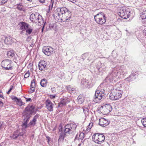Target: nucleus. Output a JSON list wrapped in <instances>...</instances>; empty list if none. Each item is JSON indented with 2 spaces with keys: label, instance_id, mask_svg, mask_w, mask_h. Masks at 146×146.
Instances as JSON below:
<instances>
[{
  "label": "nucleus",
  "instance_id": "9b49d317",
  "mask_svg": "<svg viewBox=\"0 0 146 146\" xmlns=\"http://www.w3.org/2000/svg\"><path fill=\"white\" fill-rule=\"evenodd\" d=\"M117 69L116 68H112L111 71L108 76L107 78L111 80L114 79L115 77L117 76L119 73L117 71Z\"/></svg>",
  "mask_w": 146,
  "mask_h": 146
},
{
  "label": "nucleus",
  "instance_id": "0e129e2a",
  "mask_svg": "<svg viewBox=\"0 0 146 146\" xmlns=\"http://www.w3.org/2000/svg\"><path fill=\"white\" fill-rule=\"evenodd\" d=\"M44 26H43V27L42 28V29H41V30H42V32L43 31V30H44Z\"/></svg>",
  "mask_w": 146,
  "mask_h": 146
},
{
  "label": "nucleus",
  "instance_id": "20e7f679",
  "mask_svg": "<svg viewBox=\"0 0 146 146\" xmlns=\"http://www.w3.org/2000/svg\"><path fill=\"white\" fill-rule=\"evenodd\" d=\"M30 19L33 23H37L38 25H40L43 24L44 20L42 16L39 14L38 13H32L30 17Z\"/></svg>",
  "mask_w": 146,
  "mask_h": 146
},
{
  "label": "nucleus",
  "instance_id": "f257e3e1",
  "mask_svg": "<svg viewBox=\"0 0 146 146\" xmlns=\"http://www.w3.org/2000/svg\"><path fill=\"white\" fill-rule=\"evenodd\" d=\"M57 12L53 15L55 19L57 21L69 22L71 15V12L65 7L58 8Z\"/></svg>",
  "mask_w": 146,
  "mask_h": 146
},
{
  "label": "nucleus",
  "instance_id": "9d476101",
  "mask_svg": "<svg viewBox=\"0 0 146 146\" xmlns=\"http://www.w3.org/2000/svg\"><path fill=\"white\" fill-rule=\"evenodd\" d=\"M54 49L50 46H44L42 48L43 52L48 56L50 55L53 53Z\"/></svg>",
  "mask_w": 146,
  "mask_h": 146
},
{
  "label": "nucleus",
  "instance_id": "f03ea898",
  "mask_svg": "<svg viewBox=\"0 0 146 146\" xmlns=\"http://www.w3.org/2000/svg\"><path fill=\"white\" fill-rule=\"evenodd\" d=\"M35 106L33 105H28L25 108L23 112V116L24 117V122L23 123L22 127L23 128L25 129L28 126L27 123H28L31 115L33 113L35 114L37 110H35Z\"/></svg>",
  "mask_w": 146,
  "mask_h": 146
},
{
  "label": "nucleus",
  "instance_id": "338daca9",
  "mask_svg": "<svg viewBox=\"0 0 146 146\" xmlns=\"http://www.w3.org/2000/svg\"><path fill=\"white\" fill-rule=\"evenodd\" d=\"M33 44H31V45H30V46H31V47H32V46H33Z\"/></svg>",
  "mask_w": 146,
  "mask_h": 146
},
{
  "label": "nucleus",
  "instance_id": "c85d7f7f",
  "mask_svg": "<svg viewBox=\"0 0 146 146\" xmlns=\"http://www.w3.org/2000/svg\"><path fill=\"white\" fill-rule=\"evenodd\" d=\"M17 8L20 11H24L25 9L24 8V7L21 4H17Z\"/></svg>",
  "mask_w": 146,
  "mask_h": 146
},
{
  "label": "nucleus",
  "instance_id": "680f3d73",
  "mask_svg": "<svg viewBox=\"0 0 146 146\" xmlns=\"http://www.w3.org/2000/svg\"><path fill=\"white\" fill-rule=\"evenodd\" d=\"M0 97L1 98H2L3 99L4 98L3 96V95L2 94H0Z\"/></svg>",
  "mask_w": 146,
  "mask_h": 146
},
{
  "label": "nucleus",
  "instance_id": "6e6552de",
  "mask_svg": "<svg viewBox=\"0 0 146 146\" xmlns=\"http://www.w3.org/2000/svg\"><path fill=\"white\" fill-rule=\"evenodd\" d=\"M92 139L96 143L101 144L105 140V136L102 134L96 133L93 135Z\"/></svg>",
  "mask_w": 146,
  "mask_h": 146
},
{
  "label": "nucleus",
  "instance_id": "69168bd1",
  "mask_svg": "<svg viewBox=\"0 0 146 146\" xmlns=\"http://www.w3.org/2000/svg\"><path fill=\"white\" fill-rule=\"evenodd\" d=\"M23 31L22 30V31L20 32V34H22L23 33Z\"/></svg>",
  "mask_w": 146,
  "mask_h": 146
},
{
  "label": "nucleus",
  "instance_id": "c9c22d12",
  "mask_svg": "<svg viewBox=\"0 0 146 146\" xmlns=\"http://www.w3.org/2000/svg\"><path fill=\"white\" fill-rule=\"evenodd\" d=\"M133 77H132L131 78H130V76L129 77L127 78L126 79H125V80L126 81H127L128 82H130L131 81H133L135 79H133Z\"/></svg>",
  "mask_w": 146,
  "mask_h": 146
},
{
  "label": "nucleus",
  "instance_id": "052dcab7",
  "mask_svg": "<svg viewBox=\"0 0 146 146\" xmlns=\"http://www.w3.org/2000/svg\"><path fill=\"white\" fill-rule=\"evenodd\" d=\"M83 110H84V113H85L86 114L87 113H87L88 112V111H86L85 109H83Z\"/></svg>",
  "mask_w": 146,
  "mask_h": 146
},
{
  "label": "nucleus",
  "instance_id": "f704fd0d",
  "mask_svg": "<svg viewBox=\"0 0 146 146\" xmlns=\"http://www.w3.org/2000/svg\"><path fill=\"white\" fill-rule=\"evenodd\" d=\"M141 122L143 125L146 127V118H143L141 120Z\"/></svg>",
  "mask_w": 146,
  "mask_h": 146
},
{
  "label": "nucleus",
  "instance_id": "c03bdc74",
  "mask_svg": "<svg viewBox=\"0 0 146 146\" xmlns=\"http://www.w3.org/2000/svg\"><path fill=\"white\" fill-rule=\"evenodd\" d=\"M8 0H1V4H4L7 2Z\"/></svg>",
  "mask_w": 146,
  "mask_h": 146
},
{
  "label": "nucleus",
  "instance_id": "e433bc0d",
  "mask_svg": "<svg viewBox=\"0 0 146 146\" xmlns=\"http://www.w3.org/2000/svg\"><path fill=\"white\" fill-rule=\"evenodd\" d=\"M19 135V134L14 133L10 137L12 139H15L17 138Z\"/></svg>",
  "mask_w": 146,
  "mask_h": 146
},
{
  "label": "nucleus",
  "instance_id": "c756f323",
  "mask_svg": "<svg viewBox=\"0 0 146 146\" xmlns=\"http://www.w3.org/2000/svg\"><path fill=\"white\" fill-rule=\"evenodd\" d=\"M36 120L33 119L32 121H30L28 125L27 124L28 126L27 127H28L29 126H34L36 124Z\"/></svg>",
  "mask_w": 146,
  "mask_h": 146
},
{
  "label": "nucleus",
  "instance_id": "3c124183",
  "mask_svg": "<svg viewBox=\"0 0 146 146\" xmlns=\"http://www.w3.org/2000/svg\"><path fill=\"white\" fill-rule=\"evenodd\" d=\"M3 103L1 101H0V108L1 107L3 106Z\"/></svg>",
  "mask_w": 146,
  "mask_h": 146
},
{
  "label": "nucleus",
  "instance_id": "58836bf2",
  "mask_svg": "<svg viewBox=\"0 0 146 146\" xmlns=\"http://www.w3.org/2000/svg\"><path fill=\"white\" fill-rule=\"evenodd\" d=\"M137 76L136 75V73H133L131 74L130 75V78H131L132 77H133V79H135L136 78V77Z\"/></svg>",
  "mask_w": 146,
  "mask_h": 146
},
{
  "label": "nucleus",
  "instance_id": "4c0bfd02",
  "mask_svg": "<svg viewBox=\"0 0 146 146\" xmlns=\"http://www.w3.org/2000/svg\"><path fill=\"white\" fill-rule=\"evenodd\" d=\"M115 89H113V90H117L119 91H122V90H121V86L120 85H117L115 86Z\"/></svg>",
  "mask_w": 146,
  "mask_h": 146
},
{
  "label": "nucleus",
  "instance_id": "1a4fd4ad",
  "mask_svg": "<svg viewBox=\"0 0 146 146\" xmlns=\"http://www.w3.org/2000/svg\"><path fill=\"white\" fill-rule=\"evenodd\" d=\"M1 66L5 70H11L13 68V62L8 59L4 60L2 61L1 63Z\"/></svg>",
  "mask_w": 146,
  "mask_h": 146
},
{
  "label": "nucleus",
  "instance_id": "a18cd8bd",
  "mask_svg": "<svg viewBox=\"0 0 146 146\" xmlns=\"http://www.w3.org/2000/svg\"><path fill=\"white\" fill-rule=\"evenodd\" d=\"M93 125V123H90L89 125V127L91 128L92 127Z\"/></svg>",
  "mask_w": 146,
  "mask_h": 146
},
{
  "label": "nucleus",
  "instance_id": "5701e85b",
  "mask_svg": "<svg viewBox=\"0 0 146 146\" xmlns=\"http://www.w3.org/2000/svg\"><path fill=\"white\" fill-rule=\"evenodd\" d=\"M77 102L78 104H82L84 102V98L83 95H80L78 97Z\"/></svg>",
  "mask_w": 146,
  "mask_h": 146
},
{
  "label": "nucleus",
  "instance_id": "603ef678",
  "mask_svg": "<svg viewBox=\"0 0 146 146\" xmlns=\"http://www.w3.org/2000/svg\"><path fill=\"white\" fill-rule=\"evenodd\" d=\"M26 101L27 102H28L31 100V98H26Z\"/></svg>",
  "mask_w": 146,
  "mask_h": 146
},
{
  "label": "nucleus",
  "instance_id": "ea45409f",
  "mask_svg": "<svg viewBox=\"0 0 146 146\" xmlns=\"http://www.w3.org/2000/svg\"><path fill=\"white\" fill-rule=\"evenodd\" d=\"M137 76L136 75V73H133L131 74L130 75V78H131L132 77H133V79H135L136 78V77Z\"/></svg>",
  "mask_w": 146,
  "mask_h": 146
},
{
  "label": "nucleus",
  "instance_id": "412c9836",
  "mask_svg": "<svg viewBox=\"0 0 146 146\" xmlns=\"http://www.w3.org/2000/svg\"><path fill=\"white\" fill-rule=\"evenodd\" d=\"M126 11V8H122L120 10L119 12L120 16L122 18H125V17H124L125 16H126L125 14V11Z\"/></svg>",
  "mask_w": 146,
  "mask_h": 146
},
{
  "label": "nucleus",
  "instance_id": "423d86ee",
  "mask_svg": "<svg viewBox=\"0 0 146 146\" xmlns=\"http://www.w3.org/2000/svg\"><path fill=\"white\" fill-rule=\"evenodd\" d=\"M106 17L104 13L100 12L95 15L94 19L98 24L102 25L105 23L106 22Z\"/></svg>",
  "mask_w": 146,
  "mask_h": 146
},
{
  "label": "nucleus",
  "instance_id": "de8ad7c7",
  "mask_svg": "<svg viewBox=\"0 0 146 146\" xmlns=\"http://www.w3.org/2000/svg\"><path fill=\"white\" fill-rule=\"evenodd\" d=\"M70 2H71L73 3H74L78 1V0H68Z\"/></svg>",
  "mask_w": 146,
  "mask_h": 146
},
{
  "label": "nucleus",
  "instance_id": "4468645a",
  "mask_svg": "<svg viewBox=\"0 0 146 146\" xmlns=\"http://www.w3.org/2000/svg\"><path fill=\"white\" fill-rule=\"evenodd\" d=\"M46 107L50 111L53 110L54 104L50 100H47L45 102Z\"/></svg>",
  "mask_w": 146,
  "mask_h": 146
},
{
  "label": "nucleus",
  "instance_id": "f3484780",
  "mask_svg": "<svg viewBox=\"0 0 146 146\" xmlns=\"http://www.w3.org/2000/svg\"><path fill=\"white\" fill-rule=\"evenodd\" d=\"M47 65L46 62L43 60L40 61L38 64V67L39 70H43L45 69Z\"/></svg>",
  "mask_w": 146,
  "mask_h": 146
},
{
  "label": "nucleus",
  "instance_id": "393cba45",
  "mask_svg": "<svg viewBox=\"0 0 146 146\" xmlns=\"http://www.w3.org/2000/svg\"><path fill=\"white\" fill-rule=\"evenodd\" d=\"M47 80L44 79L41 80L40 84L42 87H45L47 85Z\"/></svg>",
  "mask_w": 146,
  "mask_h": 146
},
{
  "label": "nucleus",
  "instance_id": "4d7b16f0",
  "mask_svg": "<svg viewBox=\"0 0 146 146\" xmlns=\"http://www.w3.org/2000/svg\"><path fill=\"white\" fill-rule=\"evenodd\" d=\"M51 3H52V5L51 6V8H52L53 5V3L54 2V0H50Z\"/></svg>",
  "mask_w": 146,
  "mask_h": 146
},
{
  "label": "nucleus",
  "instance_id": "49530a36",
  "mask_svg": "<svg viewBox=\"0 0 146 146\" xmlns=\"http://www.w3.org/2000/svg\"><path fill=\"white\" fill-rule=\"evenodd\" d=\"M46 138H47V139H48L47 142L48 143H49V141H50V138L49 136H46Z\"/></svg>",
  "mask_w": 146,
  "mask_h": 146
},
{
  "label": "nucleus",
  "instance_id": "2eb2a0df",
  "mask_svg": "<svg viewBox=\"0 0 146 146\" xmlns=\"http://www.w3.org/2000/svg\"><path fill=\"white\" fill-rule=\"evenodd\" d=\"M20 28V30L25 31L28 28L29 25L28 24L23 22H20L18 24Z\"/></svg>",
  "mask_w": 146,
  "mask_h": 146
},
{
  "label": "nucleus",
  "instance_id": "b1692460",
  "mask_svg": "<svg viewBox=\"0 0 146 146\" xmlns=\"http://www.w3.org/2000/svg\"><path fill=\"white\" fill-rule=\"evenodd\" d=\"M7 56L9 58H13L15 57L14 51L13 50L9 51L7 52ZM15 58V57H14Z\"/></svg>",
  "mask_w": 146,
  "mask_h": 146
},
{
  "label": "nucleus",
  "instance_id": "7c9ffc66",
  "mask_svg": "<svg viewBox=\"0 0 146 146\" xmlns=\"http://www.w3.org/2000/svg\"><path fill=\"white\" fill-rule=\"evenodd\" d=\"M119 72H120V73L123 75L127 73L126 69L124 67H122L120 69H119Z\"/></svg>",
  "mask_w": 146,
  "mask_h": 146
},
{
  "label": "nucleus",
  "instance_id": "37998d69",
  "mask_svg": "<svg viewBox=\"0 0 146 146\" xmlns=\"http://www.w3.org/2000/svg\"><path fill=\"white\" fill-rule=\"evenodd\" d=\"M64 106V105L62 104L60 102L58 103L57 106L58 108L62 107L63 106Z\"/></svg>",
  "mask_w": 146,
  "mask_h": 146
},
{
  "label": "nucleus",
  "instance_id": "0eeeda50",
  "mask_svg": "<svg viewBox=\"0 0 146 146\" xmlns=\"http://www.w3.org/2000/svg\"><path fill=\"white\" fill-rule=\"evenodd\" d=\"M123 92L122 91L113 90L110 94V99L112 100H117L121 97Z\"/></svg>",
  "mask_w": 146,
  "mask_h": 146
},
{
  "label": "nucleus",
  "instance_id": "09e8293b",
  "mask_svg": "<svg viewBox=\"0 0 146 146\" xmlns=\"http://www.w3.org/2000/svg\"><path fill=\"white\" fill-rule=\"evenodd\" d=\"M55 97V96L53 95H51L50 96V97L52 99H54Z\"/></svg>",
  "mask_w": 146,
  "mask_h": 146
},
{
  "label": "nucleus",
  "instance_id": "79ce46f5",
  "mask_svg": "<svg viewBox=\"0 0 146 146\" xmlns=\"http://www.w3.org/2000/svg\"><path fill=\"white\" fill-rule=\"evenodd\" d=\"M39 117V115L38 114H36L34 117L33 119L36 121V119L38 118Z\"/></svg>",
  "mask_w": 146,
  "mask_h": 146
},
{
  "label": "nucleus",
  "instance_id": "bb28decb",
  "mask_svg": "<svg viewBox=\"0 0 146 146\" xmlns=\"http://www.w3.org/2000/svg\"><path fill=\"white\" fill-rule=\"evenodd\" d=\"M126 11H125V14L126 15H127L126 16H125L124 17H125V18H123V19H127L129 17V16H130V10L129 9H128V8H126Z\"/></svg>",
  "mask_w": 146,
  "mask_h": 146
},
{
  "label": "nucleus",
  "instance_id": "cd10ccee",
  "mask_svg": "<svg viewBox=\"0 0 146 146\" xmlns=\"http://www.w3.org/2000/svg\"><path fill=\"white\" fill-rule=\"evenodd\" d=\"M84 134L82 132L80 133L79 135V137L78 139V141L79 142H82V140L84 138Z\"/></svg>",
  "mask_w": 146,
  "mask_h": 146
},
{
  "label": "nucleus",
  "instance_id": "a19ab883",
  "mask_svg": "<svg viewBox=\"0 0 146 146\" xmlns=\"http://www.w3.org/2000/svg\"><path fill=\"white\" fill-rule=\"evenodd\" d=\"M29 72L28 71L24 75V78H27L29 77Z\"/></svg>",
  "mask_w": 146,
  "mask_h": 146
},
{
  "label": "nucleus",
  "instance_id": "6ab92c4d",
  "mask_svg": "<svg viewBox=\"0 0 146 146\" xmlns=\"http://www.w3.org/2000/svg\"><path fill=\"white\" fill-rule=\"evenodd\" d=\"M12 100H14L16 102L17 104L20 106H21L23 105L24 103L22 102L21 99H18L16 97L14 96L12 98Z\"/></svg>",
  "mask_w": 146,
  "mask_h": 146
},
{
  "label": "nucleus",
  "instance_id": "864d4df0",
  "mask_svg": "<svg viewBox=\"0 0 146 146\" xmlns=\"http://www.w3.org/2000/svg\"><path fill=\"white\" fill-rule=\"evenodd\" d=\"M78 134H77L76 135V136L75 137L74 139V141H76L77 140H78Z\"/></svg>",
  "mask_w": 146,
  "mask_h": 146
},
{
  "label": "nucleus",
  "instance_id": "f8f14e48",
  "mask_svg": "<svg viewBox=\"0 0 146 146\" xmlns=\"http://www.w3.org/2000/svg\"><path fill=\"white\" fill-rule=\"evenodd\" d=\"M102 108L105 114L109 113L112 110V107L110 104H106L102 107Z\"/></svg>",
  "mask_w": 146,
  "mask_h": 146
},
{
  "label": "nucleus",
  "instance_id": "72a5a7b5",
  "mask_svg": "<svg viewBox=\"0 0 146 146\" xmlns=\"http://www.w3.org/2000/svg\"><path fill=\"white\" fill-rule=\"evenodd\" d=\"M25 31L27 33L26 34L27 35H29L32 33L33 31V29L32 28H29V27H28V28L27 29H26Z\"/></svg>",
  "mask_w": 146,
  "mask_h": 146
},
{
  "label": "nucleus",
  "instance_id": "473e14b6",
  "mask_svg": "<svg viewBox=\"0 0 146 146\" xmlns=\"http://www.w3.org/2000/svg\"><path fill=\"white\" fill-rule=\"evenodd\" d=\"M141 20L143 23H146V14H144L141 16Z\"/></svg>",
  "mask_w": 146,
  "mask_h": 146
},
{
  "label": "nucleus",
  "instance_id": "39448f33",
  "mask_svg": "<svg viewBox=\"0 0 146 146\" xmlns=\"http://www.w3.org/2000/svg\"><path fill=\"white\" fill-rule=\"evenodd\" d=\"M104 90L102 88L100 89V87L99 86L95 92L94 101L97 102L104 98L106 96Z\"/></svg>",
  "mask_w": 146,
  "mask_h": 146
},
{
  "label": "nucleus",
  "instance_id": "8fccbe9b",
  "mask_svg": "<svg viewBox=\"0 0 146 146\" xmlns=\"http://www.w3.org/2000/svg\"><path fill=\"white\" fill-rule=\"evenodd\" d=\"M54 26L53 25H50L49 26L50 28L51 29H54Z\"/></svg>",
  "mask_w": 146,
  "mask_h": 146
},
{
  "label": "nucleus",
  "instance_id": "a211bd4d",
  "mask_svg": "<svg viewBox=\"0 0 146 146\" xmlns=\"http://www.w3.org/2000/svg\"><path fill=\"white\" fill-rule=\"evenodd\" d=\"M84 56H88V60L90 61L91 60H93L94 59V56L91 54L85 53L82 55V57L83 60H84L85 58H84Z\"/></svg>",
  "mask_w": 146,
  "mask_h": 146
},
{
  "label": "nucleus",
  "instance_id": "2f4dec72",
  "mask_svg": "<svg viewBox=\"0 0 146 146\" xmlns=\"http://www.w3.org/2000/svg\"><path fill=\"white\" fill-rule=\"evenodd\" d=\"M62 104L65 105L66 103H68L69 101L67 100V99L65 98L64 99H62L60 102Z\"/></svg>",
  "mask_w": 146,
  "mask_h": 146
},
{
  "label": "nucleus",
  "instance_id": "7ed1b4c3",
  "mask_svg": "<svg viewBox=\"0 0 146 146\" xmlns=\"http://www.w3.org/2000/svg\"><path fill=\"white\" fill-rule=\"evenodd\" d=\"M77 125L74 123V124H68L66 125L64 127V133H62L59 137L58 141H60L61 140H64V137L67 135L71 133L75 130L76 127Z\"/></svg>",
  "mask_w": 146,
  "mask_h": 146
},
{
  "label": "nucleus",
  "instance_id": "a878e982",
  "mask_svg": "<svg viewBox=\"0 0 146 146\" xmlns=\"http://www.w3.org/2000/svg\"><path fill=\"white\" fill-rule=\"evenodd\" d=\"M66 88L70 93H75L76 91L74 88H71L70 85L67 86L66 87Z\"/></svg>",
  "mask_w": 146,
  "mask_h": 146
},
{
  "label": "nucleus",
  "instance_id": "bf43d9fd",
  "mask_svg": "<svg viewBox=\"0 0 146 146\" xmlns=\"http://www.w3.org/2000/svg\"><path fill=\"white\" fill-rule=\"evenodd\" d=\"M2 125L1 123L0 122V129H2Z\"/></svg>",
  "mask_w": 146,
  "mask_h": 146
},
{
  "label": "nucleus",
  "instance_id": "13d9d810",
  "mask_svg": "<svg viewBox=\"0 0 146 146\" xmlns=\"http://www.w3.org/2000/svg\"><path fill=\"white\" fill-rule=\"evenodd\" d=\"M143 33L146 36V29L143 30Z\"/></svg>",
  "mask_w": 146,
  "mask_h": 146
},
{
  "label": "nucleus",
  "instance_id": "5fc2aeb1",
  "mask_svg": "<svg viewBox=\"0 0 146 146\" xmlns=\"http://www.w3.org/2000/svg\"><path fill=\"white\" fill-rule=\"evenodd\" d=\"M45 0H39L40 2L41 3H44L45 2Z\"/></svg>",
  "mask_w": 146,
  "mask_h": 146
},
{
  "label": "nucleus",
  "instance_id": "ddd939ff",
  "mask_svg": "<svg viewBox=\"0 0 146 146\" xmlns=\"http://www.w3.org/2000/svg\"><path fill=\"white\" fill-rule=\"evenodd\" d=\"M81 84L84 87L89 88L92 86V83L91 80H83L81 81Z\"/></svg>",
  "mask_w": 146,
  "mask_h": 146
},
{
  "label": "nucleus",
  "instance_id": "aec40b11",
  "mask_svg": "<svg viewBox=\"0 0 146 146\" xmlns=\"http://www.w3.org/2000/svg\"><path fill=\"white\" fill-rule=\"evenodd\" d=\"M35 80L33 79L31 81V93L34 92L35 89Z\"/></svg>",
  "mask_w": 146,
  "mask_h": 146
},
{
  "label": "nucleus",
  "instance_id": "e2e57ef3",
  "mask_svg": "<svg viewBox=\"0 0 146 146\" xmlns=\"http://www.w3.org/2000/svg\"><path fill=\"white\" fill-rule=\"evenodd\" d=\"M11 91L9 90L7 92V94H9Z\"/></svg>",
  "mask_w": 146,
  "mask_h": 146
},
{
  "label": "nucleus",
  "instance_id": "4be33fe9",
  "mask_svg": "<svg viewBox=\"0 0 146 146\" xmlns=\"http://www.w3.org/2000/svg\"><path fill=\"white\" fill-rule=\"evenodd\" d=\"M4 41L7 44H11L13 42L12 38L10 36L5 38Z\"/></svg>",
  "mask_w": 146,
  "mask_h": 146
},
{
  "label": "nucleus",
  "instance_id": "dca6fc26",
  "mask_svg": "<svg viewBox=\"0 0 146 146\" xmlns=\"http://www.w3.org/2000/svg\"><path fill=\"white\" fill-rule=\"evenodd\" d=\"M110 122L106 119L104 118H101L99 120V124L102 126L105 127L108 125Z\"/></svg>",
  "mask_w": 146,
  "mask_h": 146
},
{
  "label": "nucleus",
  "instance_id": "774afa93",
  "mask_svg": "<svg viewBox=\"0 0 146 146\" xmlns=\"http://www.w3.org/2000/svg\"><path fill=\"white\" fill-rule=\"evenodd\" d=\"M28 1H32V0H27Z\"/></svg>",
  "mask_w": 146,
  "mask_h": 146
},
{
  "label": "nucleus",
  "instance_id": "6e6d98bb",
  "mask_svg": "<svg viewBox=\"0 0 146 146\" xmlns=\"http://www.w3.org/2000/svg\"><path fill=\"white\" fill-rule=\"evenodd\" d=\"M13 88V86L12 85L10 86V88L9 89V90L10 91H11L12 90V89Z\"/></svg>",
  "mask_w": 146,
  "mask_h": 146
}]
</instances>
